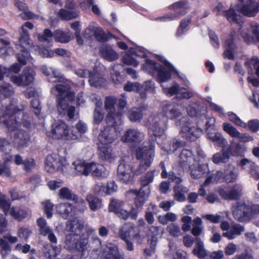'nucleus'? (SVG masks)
I'll return each instance as SVG.
<instances>
[{"label": "nucleus", "mask_w": 259, "mask_h": 259, "mask_svg": "<svg viewBox=\"0 0 259 259\" xmlns=\"http://www.w3.org/2000/svg\"><path fill=\"white\" fill-rule=\"evenodd\" d=\"M116 101V98L114 97L108 96L106 97L104 103L105 108L107 111H109L108 113L110 112L115 113V112H112L111 110H115L114 105Z\"/></svg>", "instance_id": "4d7b16f0"}, {"label": "nucleus", "mask_w": 259, "mask_h": 259, "mask_svg": "<svg viewBox=\"0 0 259 259\" xmlns=\"http://www.w3.org/2000/svg\"><path fill=\"white\" fill-rule=\"evenodd\" d=\"M14 93V89L10 84L3 85L0 87V95L5 98L11 97Z\"/></svg>", "instance_id": "5fc2aeb1"}, {"label": "nucleus", "mask_w": 259, "mask_h": 259, "mask_svg": "<svg viewBox=\"0 0 259 259\" xmlns=\"http://www.w3.org/2000/svg\"><path fill=\"white\" fill-rule=\"evenodd\" d=\"M98 148L99 155L102 160L111 161L113 159L112 149L110 145L100 144Z\"/></svg>", "instance_id": "a878e982"}, {"label": "nucleus", "mask_w": 259, "mask_h": 259, "mask_svg": "<svg viewBox=\"0 0 259 259\" xmlns=\"http://www.w3.org/2000/svg\"><path fill=\"white\" fill-rule=\"evenodd\" d=\"M207 136L209 140L215 143V144L220 148L224 149L227 144L226 140L224 139L222 134L219 132H208L207 134Z\"/></svg>", "instance_id": "72a5a7b5"}, {"label": "nucleus", "mask_w": 259, "mask_h": 259, "mask_svg": "<svg viewBox=\"0 0 259 259\" xmlns=\"http://www.w3.org/2000/svg\"><path fill=\"white\" fill-rule=\"evenodd\" d=\"M244 0H238L236 6L237 10L245 16L253 17L252 0H247L246 4H244Z\"/></svg>", "instance_id": "bb28decb"}, {"label": "nucleus", "mask_w": 259, "mask_h": 259, "mask_svg": "<svg viewBox=\"0 0 259 259\" xmlns=\"http://www.w3.org/2000/svg\"><path fill=\"white\" fill-rule=\"evenodd\" d=\"M231 147H228L226 150H223L222 153H217L212 158V161L215 164L226 162L230 158Z\"/></svg>", "instance_id": "e433bc0d"}, {"label": "nucleus", "mask_w": 259, "mask_h": 259, "mask_svg": "<svg viewBox=\"0 0 259 259\" xmlns=\"http://www.w3.org/2000/svg\"><path fill=\"white\" fill-rule=\"evenodd\" d=\"M54 38L56 42L66 43L70 41V36L68 33H66L60 29H57L54 31Z\"/></svg>", "instance_id": "09e8293b"}, {"label": "nucleus", "mask_w": 259, "mask_h": 259, "mask_svg": "<svg viewBox=\"0 0 259 259\" xmlns=\"http://www.w3.org/2000/svg\"><path fill=\"white\" fill-rule=\"evenodd\" d=\"M193 254L199 258L203 259L207 256L206 251L204 248L203 242L199 238L196 239L195 247L192 251Z\"/></svg>", "instance_id": "58836bf2"}, {"label": "nucleus", "mask_w": 259, "mask_h": 259, "mask_svg": "<svg viewBox=\"0 0 259 259\" xmlns=\"http://www.w3.org/2000/svg\"><path fill=\"white\" fill-rule=\"evenodd\" d=\"M207 169V165L199 164L195 169L191 171V176L194 179H200L205 176Z\"/></svg>", "instance_id": "49530a36"}, {"label": "nucleus", "mask_w": 259, "mask_h": 259, "mask_svg": "<svg viewBox=\"0 0 259 259\" xmlns=\"http://www.w3.org/2000/svg\"><path fill=\"white\" fill-rule=\"evenodd\" d=\"M52 37H54V32L48 28L45 29L42 34H39L38 38L40 41L50 42Z\"/></svg>", "instance_id": "052dcab7"}, {"label": "nucleus", "mask_w": 259, "mask_h": 259, "mask_svg": "<svg viewBox=\"0 0 259 259\" xmlns=\"http://www.w3.org/2000/svg\"><path fill=\"white\" fill-rule=\"evenodd\" d=\"M133 230L132 226L126 224L123 225L119 231L120 238L123 241L131 239V233Z\"/></svg>", "instance_id": "8fccbe9b"}, {"label": "nucleus", "mask_w": 259, "mask_h": 259, "mask_svg": "<svg viewBox=\"0 0 259 259\" xmlns=\"http://www.w3.org/2000/svg\"><path fill=\"white\" fill-rule=\"evenodd\" d=\"M71 130H73V134L75 133L77 134V139L81 135L84 134L87 131V127L86 125L82 122L81 121H79L76 124L75 127H72Z\"/></svg>", "instance_id": "e2e57ef3"}, {"label": "nucleus", "mask_w": 259, "mask_h": 259, "mask_svg": "<svg viewBox=\"0 0 259 259\" xmlns=\"http://www.w3.org/2000/svg\"><path fill=\"white\" fill-rule=\"evenodd\" d=\"M13 157L12 155L3 158V161L0 162V176L9 178L12 172L10 164L12 163Z\"/></svg>", "instance_id": "b1692460"}, {"label": "nucleus", "mask_w": 259, "mask_h": 259, "mask_svg": "<svg viewBox=\"0 0 259 259\" xmlns=\"http://www.w3.org/2000/svg\"><path fill=\"white\" fill-rule=\"evenodd\" d=\"M246 128L253 132L256 133L259 131V120L257 119H251L248 121Z\"/></svg>", "instance_id": "774afa93"}, {"label": "nucleus", "mask_w": 259, "mask_h": 259, "mask_svg": "<svg viewBox=\"0 0 259 259\" xmlns=\"http://www.w3.org/2000/svg\"><path fill=\"white\" fill-rule=\"evenodd\" d=\"M49 81L56 83L52 88V92H55L57 106L64 107L66 103L73 102L75 100V94L72 90L70 84L63 81V76L51 75L48 78Z\"/></svg>", "instance_id": "20e7f679"}, {"label": "nucleus", "mask_w": 259, "mask_h": 259, "mask_svg": "<svg viewBox=\"0 0 259 259\" xmlns=\"http://www.w3.org/2000/svg\"><path fill=\"white\" fill-rule=\"evenodd\" d=\"M155 172L156 170L149 171L143 177H141L140 180L141 184L140 188H142L143 191H148L150 193V189L148 186L149 184L153 182Z\"/></svg>", "instance_id": "473e14b6"}, {"label": "nucleus", "mask_w": 259, "mask_h": 259, "mask_svg": "<svg viewBox=\"0 0 259 259\" xmlns=\"http://www.w3.org/2000/svg\"><path fill=\"white\" fill-rule=\"evenodd\" d=\"M21 75L22 76L24 87H26L33 82L35 72L31 67L27 66L24 68Z\"/></svg>", "instance_id": "2f4dec72"}, {"label": "nucleus", "mask_w": 259, "mask_h": 259, "mask_svg": "<svg viewBox=\"0 0 259 259\" xmlns=\"http://www.w3.org/2000/svg\"><path fill=\"white\" fill-rule=\"evenodd\" d=\"M147 107L145 105L134 107L127 112V117L132 122H140L143 118L144 112L147 110Z\"/></svg>", "instance_id": "4be33fe9"}, {"label": "nucleus", "mask_w": 259, "mask_h": 259, "mask_svg": "<svg viewBox=\"0 0 259 259\" xmlns=\"http://www.w3.org/2000/svg\"><path fill=\"white\" fill-rule=\"evenodd\" d=\"M172 74H179L178 70L172 65V68L159 65L156 73V80L159 83L166 82L171 79Z\"/></svg>", "instance_id": "f3484780"}, {"label": "nucleus", "mask_w": 259, "mask_h": 259, "mask_svg": "<svg viewBox=\"0 0 259 259\" xmlns=\"http://www.w3.org/2000/svg\"><path fill=\"white\" fill-rule=\"evenodd\" d=\"M33 27V24L29 21L26 22L21 26L19 29V33L20 35L19 38V41H21L22 44H26V42H29L30 41V36L28 31L26 28L29 29H32Z\"/></svg>", "instance_id": "c756f323"}, {"label": "nucleus", "mask_w": 259, "mask_h": 259, "mask_svg": "<svg viewBox=\"0 0 259 259\" xmlns=\"http://www.w3.org/2000/svg\"><path fill=\"white\" fill-rule=\"evenodd\" d=\"M238 177L235 167L229 166L223 171L218 170L214 175V180L217 182L231 183L234 182Z\"/></svg>", "instance_id": "f8f14e48"}, {"label": "nucleus", "mask_w": 259, "mask_h": 259, "mask_svg": "<svg viewBox=\"0 0 259 259\" xmlns=\"http://www.w3.org/2000/svg\"><path fill=\"white\" fill-rule=\"evenodd\" d=\"M124 204V202L122 200L111 199L108 207V210L124 221L127 220L129 218L132 220H136L139 211L134 207H132L130 211L123 209Z\"/></svg>", "instance_id": "0eeeda50"}, {"label": "nucleus", "mask_w": 259, "mask_h": 259, "mask_svg": "<svg viewBox=\"0 0 259 259\" xmlns=\"http://www.w3.org/2000/svg\"><path fill=\"white\" fill-rule=\"evenodd\" d=\"M58 164L57 159L54 157L53 155H49L46 159L45 168L48 172L53 173L57 169Z\"/></svg>", "instance_id": "79ce46f5"}, {"label": "nucleus", "mask_w": 259, "mask_h": 259, "mask_svg": "<svg viewBox=\"0 0 259 259\" xmlns=\"http://www.w3.org/2000/svg\"><path fill=\"white\" fill-rule=\"evenodd\" d=\"M222 12L229 22L239 23L241 16L237 14L233 8H230L228 10L223 11Z\"/></svg>", "instance_id": "37998d69"}, {"label": "nucleus", "mask_w": 259, "mask_h": 259, "mask_svg": "<svg viewBox=\"0 0 259 259\" xmlns=\"http://www.w3.org/2000/svg\"><path fill=\"white\" fill-rule=\"evenodd\" d=\"M179 164L183 169L189 168L191 163L195 159L192 151L188 149H183L179 154Z\"/></svg>", "instance_id": "6ab92c4d"}, {"label": "nucleus", "mask_w": 259, "mask_h": 259, "mask_svg": "<svg viewBox=\"0 0 259 259\" xmlns=\"http://www.w3.org/2000/svg\"><path fill=\"white\" fill-rule=\"evenodd\" d=\"M73 165L78 175H89V168L91 166L90 163H86L84 160H76L73 162Z\"/></svg>", "instance_id": "7c9ffc66"}, {"label": "nucleus", "mask_w": 259, "mask_h": 259, "mask_svg": "<svg viewBox=\"0 0 259 259\" xmlns=\"http://www.w3.org/2000/svg\"><path fill=\"white\" fill-rule=\"evenodd\" d=\"M159 65H161V64H158L156 61L150 59H146L145 63L143 64L142 67L143 70L153 75L157 73Z\"/></svg>", "instance_id": "4c0bfd02"}, {"label": "nucleus", "mask_w": 259, "mask_h": 259, "mask_svg": "<svg viewBox=\"0 0 259 259\" xmlns=\"http://www.w3.org/2000/svg\"><path fill=\"white\" fill-rule=\"evenodd\" d=\"M94 36L95 38L99 42H106L114 37L113 35L110 32L105 33L101 27H96L94 29Z\"/></svg>", "instance_id": "f704fd0d"}, {"label": "nucleus", "mask_w": 259, "mask_h": 259, "mask_svg": "<svg viewBox=\"0 0 259 259\" xmlns=\"http://www.w3.org/2000/svg\"><path fill=\"white\" fill-rule=\"evenodd\" d=\"M104 81V79L100 76L99 73L96 72H89V82L91 86L94 87H101Z\"/></svg>", "instance_id": "c03bdc74"}, {"label": "nucleus", "mask_w": 259, "mask_h": 259, "mask_svg": "<svg viewBox=\"0 0 259 259\" xmlns=\"http://www.w3.org/2000/svg\"><path fill=\"white\" fill-rule=\"evenodd\" d=\"M106 121L109 125L100 132L98 139L100 144L110 145L117 138L116 127L121 123V113H108Z\"/></svg>", "instance_id": "39448f33"}, {"label": "nucleus", "mask_w": 259, "mask_h": 259, "mask_svg": "<svg viewBox=\"0 0 259 259\" xmlns=\"http://www.w3.org/2000/svg\"><path fill=\"white\" fill-rule=\"evenodd\" d=\"M59 196L61 199L71 200L75 203L79 202L80 200L82 201L67 187H63L59 190Z\"/></svg>", "instance_id": "c85d7f7f"}, {"label": "nucleus", "mask_w": 259, "mask_h": 259, "mask_svg": "<svg viewBox=\"0 0 259 259\" xmlns=\"http://www.w3.org/2000/svg\"><path fill=\"white\" fill-rule=\"evenodd\" d=\"M31 107L32 111L36 116H38L40 114L41 107L38 99L36 98L32 99L31 101Z\"/></svg>", "instance_id": "338daca9"}, {"label": "nucleus", "mask_w": 259, "mask_h": 259, "mask_svg": "<svg viewBox=\"0 0 259 259\" xmlns=\"http://www.w3.org/2000/svg\"><path fill=\"white\" fill-rule=\"evenodd\" d=\"M185 145L184 142L177 138H173L168 142L166 150L168 153H174L179 148L183 147Z\"/></svg>", "instance_id": "a18cd8bd"}, {"label": "nucleus", "mask_w": 259, "mask_h": 259, "mask_svg": "<svg viewBox=\"0 0 259 259\" xmlns=\"http://www.w3.org/2000/svg\"><path fill=\"white\" fill-rule=\"evenodd\" d=\"M168 8V9L173 10V12L158 17L156 20L161 21H169L176 20L179 17L186 14L190 7L187 1H179L169 5Z\"/></svg>", "instance_id": "1a4fd4ad"}, {"label": "nucleus", "mask_w": 259, "mask_h": 259, "mask_svg": "<svg viewBox=\"0 0 259 259\" xmlns=\"http://www.w3.org/2000/svg\"><path fill=\"white\" fill-rule=\"evenodd\" d=\"M174 192V199L179 202H184L186 200L185 194L187 193L189 189L181 185H176L173 188Z\"/></svg>", "instance_id": "c9c22d12"}, {"label": "nucleus", "mask_w": 259, "mask_h": 259, "mask_svg": "<svg viewBox=\"0 0 259 259\" xmlns=\"http://www.w3.org/2000/svg\"><path fill=\"white\" fill-rule=\"evenodd\" d=\"M228 116L229 117V119L236 125L243 128L246 127V123L242 121L240 118L234 113L232 112H229L228 113Z\"/></svg>", "instance_id": "13d9d810"}, {"label": "nucleus", "mask_w": 259, "mask_h": 259, "mask_svg": "<svg viewBox=\"0 0 259 259\" xmlns=\"http://www.w3.org/2000/svg\"><path fill=\"white\" fill-rule=\"evenodd\" d=\"M103 255L106 259H124V257L119 253L117 246L108 243L103 249Z\"/></svg>", "instance_id": "5701e85b"}, {"label": "nucleus", "mask_w": 259, "mask_h": 259, "mask_svg": "<svg viewBox=\"0 0 259 259\" xmlns=\"http://www.w3.org/2000/svg\"><path fill=\"white\" fill-rule=\"evenodd\" d=\"M11 251V247L9 243L4 238L0 239V252L3 256H6Z\"/></svg>", "instance_id": "bf43d9fd"}, {"label": "nucleus", "mask_w": 259, "mask_h": 259, "mask_svg": "<svg viewBox=\"0 0 259 259\" xmlns=\"http://www.w3.org/2000/svg\"><path fill=\"white\" fill-rule=\"evenodd\" d=\"M58 16L63 20H70L77 17V14L75 12H71L64 9H61L58 13Z\"/></svg>", "instance_id": "3c124183"}, {"label": "nucleus", "mask_w": 259, "mask_h": 259, "mask_svg": "<svg viewBox=\"0 0 259 259\" xmlns=\"http://www.w3.org/2000/svg\"><path fill=\"white\" fill-rule=\"evenodd\" d=\"M19 44L16 45V48L21 53H17L16 55L18 63L24 66L27 64V59L30 55L28 48L30 47V42H26V44H22L21 41H19Z\"/></svg>", "instance_id": "aec40b11"}, {"label": "nucleus", "mask_w": 259, "mask_h": 259, "mask_svg": "<svg viewBox=\"0 0 259 259\" xmlns=\"http://www.w3.org/2000/svg\"><path fill=\"white\" fill-rule=\"evenodd\" d=\"M19 116L21 117L20 124L26 129H30L31 123L28 114L11 103L6 107L3 115L0 117V122L7 128L9 133H12L17 128Z\"/></svg>", "instance_id": "7ed1b4c3"}, {"label": "nucleus", "mask_w": 259, "mask_h": 259, "mask_svg": "<svg viewBox=\"0 0 259 259\" xmlns=\"http://www.w3.org/2000/svg\"><path fill=\"white\" fill-rule=\"evenodd\" d=\"M123 90L125 92L139 93L141 90V85L137 82L127 81L124 84Z\"/></svg>", "instance_id": "603ef678"}, {"label": "nucleus", "mask_w": 259, "mask_h": 259, "mask_svg": "<svg viewBox=\"0 0 259 259\" xmlns=\"http://www.w3.org/2000/svg\"><path fill=\"white\" fill-rule=\"evenodd\" d=\"M202 221L199 218H197V219L195 220V224L193 225V228L191 231L192 234L194 236H199L202 232V228L200 227L201 225Z\"/></svg>", "instance_id": "0e129e2a"}, {"label": "nucleus", "mask_w": 259, "mask_h": 259, "mask_svg": "<svg viewBox=\"0 0 259 259\" xmlns=\"http://www.w3.org/2000/svg\"><path fill=\"white\" fill-rule=\"evenodd\" d=\"M191 21L192 17L190 16H188L181 21L177 31L178 36H180L183 33L184 30L191 23Z\"/></svg>", "instance_id": "6e6d98bb"}, {"label": "nucleus", "mask_w": 259, "mask_h": 259, "mask_svg": "<svg viewBox=\"0 0 259 259\" xmlns=\"http://www.w3.org/2000/svg\"><path fill=\"white\" fill-rule=\"evenodd\" d=\"M162 113L167 118L170 119H177L182 115L179 105L175 103L164 105L162 108Z\"/></svg>", "instance_id": "a211bd4d"}, {"label": "nucleus", "mask_w": 259, "mask_h": 259, "mask_svg": "<svg viewBox=\"0 0 259 259\" xmlns=\"http://www.w3.org/2000/svg\"><path fill=\"white\" fill-rule=\"evenodd\" d=\"M87 200L89 204L90 209L93 211H96L101 207V199L93 195H89L87 196Z\"/></svg>", "instance_id": "de8ad7c7"}, {"label": "nucleus", "mask_w": 259, "mask_h": 259, "mask_svg": "<svg viewBox=\"0 0 259 259\" xmlns=\"http://www.w3.org/2000/svg\"><path fill=\"white\" fill-rule=\"evenodd\" d=\"M234 218L239 222H249L259 214V204L252 202L237 201L232 207Z\"/></svg>", "instance_id": "423d86ee"}, {"label": "nucleus", "mask_w": 259, "mask_h": 259, "mask_svg": "<svg viewBox=\"0 0 259 259\" xmlns=\"http://www.w3.org/2000/svg\"><path fill=\"white\" fill-rule=\"evenodd\" d=\"M61 249L60 247L52 245L45 252L46 256L49 259H55L60 253Z\"/></svg>", "instance_id": "680f3d73"}, {"label": "nucleus", "mask_w": 259, "mask_h": 259, "mask_svg": "<svg viewBox=\"0 0 259 259\" xmlns=\"http://www.w3.org/2000/svg\"><path fill=\"white\" fill-rule=\"evenodd\" d=\"M72 102L66 103L64 107H61L60 106H57V110L60 114L67 115L69 119L74 118L75 111V108L73 106H70V104Z\"/></svg>", "instance_id": "ea45409f"}, {"label": "nucleus", "mask_w": 259, "mask_h": 259, "mask_svg": "<svg viewBox=\"0 0 259 259\" xmlns=\"http://www.w3.org/2000/svg\"><path fill=\"white\" fill-rule=\"evenodd\" d=\"M242 186L238 184L232 186H224L219 187L217 192L220 197L225 200H239L241 197L243 192Z\"/></svg>", "instance_id": "9d476101"}, {"label": "nucleus", "mask_w": 259, "mask_h": 259, "mask_svg": "<svg viewBox=\"0 0 259 259\" xmlns=\"http://www.w3.org/2000/svg\"><path fill=\"white\" fill-rule=\"evenodd\" d=\"M149 129L151 136L146 143V145L139 146L136 150V156L138 160H141L139 170L143 172L145 171L152 164L155 157V142L159 145L160 142L157 139H163L164 129L162 127L164 122L159 121L158 116H150L148 118Z\"/></svg>", "instance_id": "f257e3e1"}, {"label": "nucleus", "mask_w": 259, "mask_h": 259, "mask_svg": "<svg viewBox=\"0 0 259 259\" xmlns=\"http://www.w3.org/2000/svg\"><path fill=\"white\" fill-rule=\"evenodd\" d=\"M74 209L73 205L68 202L60 203L57 206V211L65 219H68L73 216Z\"/></svg>", "instance_id": "393cba45"}, {"label": "nucleus", "mask_w": 259, "mask_h": 259, "mask_svg": "<svg viewBox=\"0 0 259 259\" xmlns=\"http://www.w3.org/2000/svg\"><path fill=\"white\" fill-rule=\"evenodd\" d=\"M223 130L231 137L237 138L240 136V132L231 124L225 122L223 123Z\"/></svg>", "instance_id": "864d4df0"}, {"label": "nucleus", "mask_w": 259, "mask_h": 259, "mask_svg": "<svg viewBox=\"0 0 259 259\" xmlns=\"http://www.w3.org/2000/svg\"><path fill=\"white\" fill-rule=\"evenodd\" d=\"M117 177L119 181L125 184H132L135 174L133 167L129 164L120 163L117 167Z\"/></svg>", "instance_id": "9b49d317"}, {"label": "nucleus", "mask_w": 259, "mask_h": 259, "mask_svg": "<svg viewBox=\"0 0 259 259\" xmlns=\"http://www.w3.org/2000/svg\"><path fill=\"white\" fill-rule=\"evenodd\" d=\"M249 27L252 36L247 33H243V38L247 44L253 42L255 40L259 43V23L255 21L250 23Z\"/></svg>", "instance_id": "412c9836"}, {"label": "nucleus", "mask_w": 259, "mask_h": 259, "mask_svg": "<svg viewBox=\"0 0 259 259\" xmlns=\"http://www.w3.org/2000/svg\"><path fill=\"white\" fill-rule=\"evenodd\" d=\"M68 231L73 234H68L65 236V246L70 251H76L83 255L87 249L88 238L84 237L82 233L83 229V224L79 221H71L66 225Z\"/></svg>", "instance_id": "f03ea898"}, {"label": "nucleus", "mask_w": 259, "mask_h": 259, "mask_svg": "<svg viewBox=\"0 0 259 259\" xmlns=\"http://www.w3.org/2000/svg\"><path fill=\"white\" fill-rule=\"evenodd\" d=\"M126 193L128 194H133L135 196L134 204L135 207L134 208L137 210L139 209H142L145 202L148 200L149 194L148 191H143L142 188H140L139 190L130 189Z\"/></svg>", "instance_id": "2eb2a0df"}, {"label": "nucleus", "mask_w": 259, "mask_h": 259, "mask_svg": "<svg viewBox=\"0 0 259 259\" xmlns=\"http://www.w3.org/2000/svg\"><path fill=\"white\" fill-rule=\"evenodd\" d=\"M143 139V134L138 130L134 128L127 130L121 137V140L123 142L132 145L140 143Z\"/></svg>", "instance_id": "dca6fc26"}, {"label": "nucleus", "mask_w": 259, "mask_h": 259, "mask_svg": "<svg viewBox=\"0 0 259 259\" xmlns=\"http://www.w3.org/2000/svg\"><path fill=\"white\" fill-rule=\"evenodd\" d=\"M202 133L201 128L191 126L190 123H187L182 126L181 135L188 142L195 141Z\"/></svg>", "instance_id": "ddd939ff"}, {"label": "nucleus", "mask_w": 259, "mask_h": 259, "mask_svg": "<svg viewBox=\"0 0 259 259\" xmlns=\"http://www.w3.org/2000/svg\"><path fill=\"white\" fill-rule=\"evenodd\" d=\"M14 132L12 141L14 146L18 149L27 147L30 140L28 131L16 129Z\"/></svg>", "instance_id": "4468645a"}, {"label": "nucleus", "mask_w": 259, "mask_h": 259, "mask_svg": "<svg viewBox=\"0 0 259 259\" xmlns=\"http://www.w3.org/2000/svg\"><path fill=\"white\" fill-rule=\"evenodd\" d=\"M22 65L18 63H15L12 64L10 67H4V70H6L7 75H10L11 73L17 74L22 69Z\"/></svg>", "instance_id": "69168bd1"}, {"label": "nucleus", "mask_w": 259, "mask_h": 259, "mask_svg": "<svg viewBox=\"0 0 259 259\" xmlns=\"http://www.w3.org/2000/svg\"><path fill=\"white\" fill-rule=\"evenodd\" d=\"M245 66L248 69V72L253 73V68L255 70V74L259 77V59L256 57H253L248 59L245 62Z\"/></svg>", "instance_id": "a19ab883"}, {"label": "nucleus", "mask_w": 259, "mask_h": 259, "mask_svg": "<svg viewBox=\"0 0 259 259\" xmlns=\"http://www.w3.org/2000/svg\"><path fill=\"white\" fill-rule=\"evenodd\" d=\"M100 51L102 56L109 61L116 60L119 57L118 54L111 46L107 45L103 46L100 49Z\"/></svg>", "instance_id": "cd10ccee"}, {"label": "nucleus", "mask_w": 259, "mask_h": 259, "mask_svg": "<svg viewBox=\"0 0 259 259\" xmlns=\"http://www.w3.org/2000/svg\"><path fill=\"white\" fill-rule=\"evenodd\" d=\"M73 132L74 130L69 128L64 121L57 120L52 124L51 131L48 136L56 139L76 140L77 134L76 133L73 134Z\"/></svg>", "instance_id": "6e6552de"}]
</instances>
